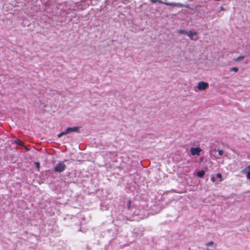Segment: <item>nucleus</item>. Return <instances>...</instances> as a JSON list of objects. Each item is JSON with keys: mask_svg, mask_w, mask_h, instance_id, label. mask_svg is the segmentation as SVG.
Returning a JSON list of instances; mask_svg holds the SVG:
<instances>
[{"mask_svg": "<svg viewBox=\"0 0 250 250\" xmlns=\"http://www.w3.org/2000/svg\"><path fill=\"white\" fill-rule=\"evenodd\" d=\"M66 168V165L62 161H60L54 167V171L57 172H62Z\"/></svg>", "mask_w": 250, "mask_h": 250, "instance_id": "1", "label": "nucleus"}, {"mask_svg": "<svg viewBox=\"0 0 250 250\" xmlns=\"http://www.w3.org/2000/svg\"><path fill=\"white\" fill-rule=\"evenodd\" d=\"M190 151L192 155H200V152L202 151V149L199 147H191L190 148Z\"/></svg>", "mask_w": 250, "mask_h": 250, "instance_id": "2", "label": "nucleus"}, {"mask_svg": "<svg viewBox=\"0 0 250 250\" xmlns=\"http://www.w3.org/2000/svg\"><path fill=\"white\" fill-rule=\"evenodd\" d=\"M208 87V84L207 83L200 82L198 83L197 88L200 90H206Z\"/></svg>", "mask_w": 250, "mask_h": 250, "instance_id": "3", "label": "nucleus"}, {"mask_svg": "<svg viewBox=\"0 0 250 250\" xmlns=\"http://www.w3.org/2000/svg\"><path fill=\"white\" fill-rule=\"evenodd\" d=\"M67 132L69 133L71 132H78L79 131V127H68L67 129Z\"/></svg>", "mask_w": 250, "mask_h": 250, "instance_id": "4", "label": "nucleus"}, {"mask_svg": "<svg viewBox=\"0 0 250 250\" xmlns=\"http://www.w3.org/2000/svg\"><path fill=\"white\" fill-rule=\"evenodd\" d=\"M164 3L166 5H170V6H176V7H182V4L181 3H174V2L169 3V2H164Z\"/></svg>", "mask_w": 250, "mask_h": 250, "instance_id": "5", "label": "nucleus"}, {"mask_svg": "<svg viewBox=\"0 0 250 250\" xmlns=\"http://www.w3.org/2000/svg\"><path fill=\"white\" fill-rule=\"evenodd\" d=\"M197 33L196 32H192L191 31H189L187 33V35L192 40H196V39H194L193 38L194 36H196Z\"/></svg>", "mask_w": 250, "mask_h": 250, "instance_id": "6", "label": "nucleus"}, {"mask_svg": "<svg viewBox=\"0 0 250 250\" xmlns=\"http://www.w3.org/2000/svg\"><path fill=\"white\" fill-rule=\"evenodd\" d=\"M205 174V171L203 170H200V171H198L197 172L196 175L198 177L202 178L204 176Z\"/></svg>", "mask_w": 250, "mask_h": 250, "instance_id": "7", "label": "nucleus"}, {"mask_svg": "<svg viewBox=\"0 0 250 250\" xmlns=\"http://www.w3.org/2000/svg\"><path fill=\"white\" fill-rule=\"evenodd\" d=\"M249 171H250V165L243 169L242 170V172L244 174H246V173H248Z\"/></svg>", "mask_w": 250, "mask_h": 250, "instance_id": "8", "label": "nucleus"}, {"mask_svg": "<svg viewBox=\"0 0 250 250\" xmlns=\"http://www.w3.org/2000/svg\"><path fill=\"white\" fill-rule=\"evenodd\" d=\"M245 58L244 56H240L234 60V62H237L241 60H243Z\"/></svg>", "mask_w": 250, "mask_h": 250, "instance_id": "9", "label": "nucleus"}, {"mask_svg": "<svg viewBox=\"0 0 250 250\" xmlns=\"http://www.w3.org/2000/svg\"><path fill=\"white\" fill-rule=\"evenodd\" d=\"M68 133L67 132V129H66V130L65 131H62V132L61 133H60L58 135V137L59 138H60L63 135H66Z\"/></svg>", "mask_w": 250, "mask_h": 250, "instance_id": "10", "label": "nucleus"}, {"mask_svg": "<svg viewBox=\"0 0 250 250\" xmlns=\"http://www.w3.org/2000/svg\"><path fill=\"white\" fill-rule=\"evenodd\" d=\"M15 143L20 146H24V143L23 142L21 141L20 140H19L18 139H17V140L15 141Z\"/></svg>", "mask_w": 250, "mask_h": 250, "instance_id": "11", "label": "nucleus"}, {"mask_svg": "<svg viewBox=\"0 0 250 250\" xmlns=\"http://www.w3.org/2000/svg\"><path fill=\"white\" fill-rule=\"evenodd\" d=\"M216 176L219 179V181L221 182L223 181L222 176L221 173H217L216 174Z\"/></svg>", "mask_w": 250, "mask_h": 250, "instance_id": "12", "label": "nucleus"}, {"mask_svg": "<svg viewBox=\"0 0 250 250\" xmlns=\"http://www.w3.org/2000/svg\"><path fill=\"white\" fill-rule=\"evenodd\" d=\"M214 242H212V241H211V242H209V243H207V244H206V246H207V247H208V246H213V245H214Z\"/></svg>", "mask_w": 250, "mask_h": 250, "instance_id": "13", "label": "nucleus"}, {"mask_svg": "<svg viewBox=\"0 0 250 250\" xmlns=\"http://www.w3.org/2000/svg\"><path fill=\"white\" fill-rule=\"evenodd\" d=\"M231 71L237 72L238 71V69L236 67H233L231 68Z\"/></svg>", "mask_w": 250, "mask_h": 250, "instance_id": "14", "label": "nucleus"}, {"mask_svg": "<svg viewBox=\"0 0 250 250\" xmlns=\"http://www.w3.org/2000/svg\"><path fill=\"white\" fill-rule=\"evenodd\" d=\"M131 204V201L129 200L127 203V208L128 209H129L130 208Z\"/></svg>", "mask_w": 250, "mask_h": 250, "instance_id": "15", "label": "nucleus"}, {"mask_svg": "<svg viewBox=\"0 0 250 250\" xmlns=\"http://www.w3.org/2000/svg\"><path fill=\"white\" fill-rule=\"evenodd\" d=\"M35 164L36 165L37 168L38 169V170L39 171L40 163L39 162H36Z\"/></svg>", "mask_w": 250, "mask_h": 250, "instance_id": "16", "label": "nucleus"}, {"mask_svg": "<svg viewBox=\"0 0 250 250\" xmlns=\"http://www.w3.org/2000/svg\"><path fill=\"white\" fill-rule=\"evenodd\" d=\"M218 154L219 155L222 156L224 154V151L222 150H218Z\"/></svg>", "mask_w": 250, "mask_h": 250, "instance_id": "17", "label": "nucleus"}, {"mask_svg": "<svg viewBox=\"0 0 250 250\" xmlns=\"http://www.w3.org/2000/svg\"><path fill=\"white\" fill-rule=\"evenodd\" d=\"M246 174L247 178L250 180V171H249L248 173H246Z\"/></svg>", "mask_w": 250, "mask_h": 250, "instance_id": "18", "label": "nucleus"}, {"mask_svg": "<svg viewBox=\"0 0 250 250\" xmlns=\"http://www.w3.org/2000/svg\"><path fill=\"white\" fill-rule=\"evenodd\" d=\"M210 180L212 182H215V177L214 176L211 177V178H210Z\"/></svg>", "mask_w": 250, "mask_h": 250, "instance_id": "19", "label": "nucleus"}, {"mask_svg": "<svg viewBox=\"0 0 250 250\" xmlns=\"http://www.w3.org/2000/svg\"><path fill=\"white\" fill-rule=\"evenodd\" d=\"M179 33H181V34H184V33H185V31H184V30H180L179 31Z\"/></svg>", "mask_w": 250, "mask_h": 250, "instance_id": "20", "label": "nucleus"}, {"mask_svg": "<svg viewBox=\"0 0 250 250\" xmlns=\"http://www.w3.org/2000/svg\"><path fill=\"white\" fill-rule=\"evenodd\" d=\"M151 1L152 2H156V1H157V0H151Z\"/></svg>", "mask_w": 250, "mask_h": 250, "instance_id": "21", "label": "nucleus"}]
</instances>
